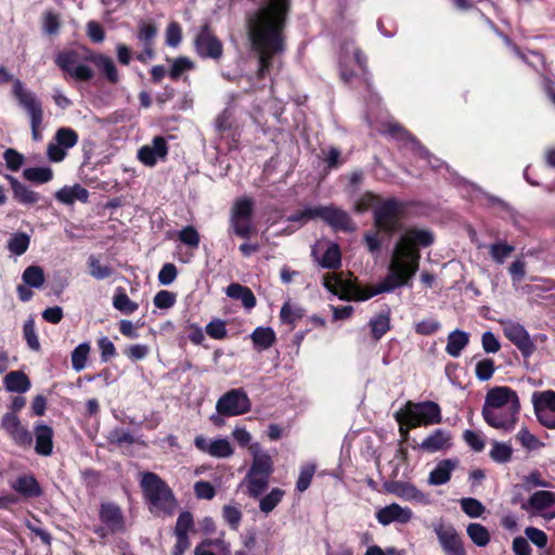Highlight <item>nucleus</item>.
<instances>
[{
	"label": "nucleus",
	"instance_id": "28",
	"mask_svg": "<svg viewBox=\"0 0 555 555\" xmlns=\"http://www.w3.org/2000/svg\"><path fill=\"white\" fill-rule=\"evenodd\" d=\"M4 386L8 391L23 393L30 388V380L25 373L12 371L4 377Z\"/></svg>",
	"mask_w": 555,
	"mask_h": 555
},
{
	"label": "nucleus",
	"instance_id": "21",
	"mask_svg": "<svg viewBox=\"0 0 555 555\" xmlns=\"http://www.w3.org/2000/svg\"><path fill=\"white\" fill-rule=\"evenodd\" d=\"M34 435L36 439L35 451L41 456H49L53 452V436L52 427L46 424H36L34 427Z\"/></svg>",
	"mask_w": 555,
	"mask_h": 555
},
{
	"label": "nucleus",
	"instance_id": "7",
	"mask_svg": "<svg viewBox=\"0 0 555 555\" xmlns=\"http://www.w3.org/2000/svg\"><path fill=\"white\" fill-rule=\"evenodd\" d=\"M406 416L411 428L421 425L440 424L442 421L441 409L434 401H424L420 403H406Z\"/></svg>",
	"mask_w": 555,
	"mask_h": 555
},
{
	"label": "nucleus",
	"instance_id": "46",
	"mask_svg": "<svg viewBox=\"0 0 555 555\" xmlns=\"http://www.w3.org/2000/svg\"><path fill=\"white\" fill-rule=\"evenodd\" d=\"M90 352V345L82 343L78 345L72 352V366L76 372H80L86 367V362Z\"/></svg>",
	"mask_w": 555,
	"mask_h": 555
},
{
	"label": "nucleus",
	"instance_id": "55",
	"mask_svg": "<svg viewBox=\"0 0 555 555\" xmlns=\"http://www.w3.org/2000/svg\"><path fill=\"white\" fill-rule=\"evenodd\" d=\"M490 255L492 259L496 262L502 264L507 257L511 256V254L514 251V246L508 245L506 243L500 242L490 245Z\"/></svg>",
	"mask_w": 555,
	"mask_h": 555
},
{
	"label": "nucleus",
	"instance_id": "9",
	"mask_svg": "<svg viewBox=\"0 0 555 555\" xmlns=\"http://www.w3.org/2000/svg\"><path fill=\"white\" fill-rule=\"evenodd\" d=\"M498 409L520 410L518 396L509 387L498 386L487 392L482 410L492 417Z\"/></svg>",
	"mask_w": 555,
	"mask_h": 555
},
{
	"label": "nucleus",
	"instance_id": "56",
	"mask_svg": "<svg viewBox=\"0 0 555 555\" xmlns=\"http://www.w3.org/2000/svg\"><path fill=\"white\" fill-rule=\"evenodd\" d=\"M23 333L28 347L34 351H39L40 343L36 334L35 320L33 318H29L24 323Z\"/></svg>",
	"mask_w": 555,
	"mask_h": 555
},
{
	"label": "nucleus",
	"instance_id": "2",
	"mask_svg": "<svg viewBox=\"0 0 555 555\" xmlns=\"http://www.w3.org/2000/svg\"><path fill=\"white\" fill-rule=\"evenodd\" d=\"M434 242L433 233L427 230L410 229L397 242L386 278L378 283V288L372 294L389 293L409 285L418 270L421 254L418 247H427Z\"/></svg>",
	"mask_w": 555,
	"mask_h": 555
},
{
	"label": "nucleus",
	"instance_id": "51",
	"mask_svg": "<svg viewBox=\"0 0 555 555\" xmlns=\"http://www.w3.org/2000/svg\"><path fill=\"white\" fill-rule=\"evenodd\" d=\"M460 504L462 511L472 518L480 517L486 511L482 503L475 498H463Z\"/></svg>",
	"mask_w": 555,
	"mask_h": 555
},
{
	"label": "nucleus",
	"instance_id": "13",
	"mask_svg": "<svg viewBox=\"0 0 555 555\" xmlns=\"http://www.w3.org/2000/svg\"><path fill=\"white\" fill-rule=\"evenodd\" d=\"M434 531L446 555H466L462 539L452 525L436 524Z\"/></svg>",
	"mask_w": 555,
	"mask_h": 555
},
{
	"label": "nucleus",
	"instance_id": "44",
	"mask_svg": "<svg viewBox=\"0 0 555 555\" xmlns=\"http://www.w3.org/2000/svg\"><path fill=\"white\" fill-rule=\"evenodd\" d=\"M30 237L26 233H14L8 241V249L15 256H21L26 253L29 247Z\"/></svg>",
	"mask_w": 555,
	"mask_h": 555
},
{
	"label": "nucleus",
	"instance_id": "16",
	"mask_svg": "<svg viewBox=\"0 0 555 555\" xmlns=\"http://www.w3.org/2000/svg\"><path fill=\"white\" fill-rule=\"evenodd\" d=\"M194 446L201 452L217 459L230 457L234 453V449L227 438L208 440L206 437L198 435L194 439Z\"/></svg>",
	"mask_w": 555,
	"mask_h": 555
},
{
	"label": "nucleus",
	"instance_id": "14",
	"mask_svg": "<svg viewBox=\"0 0 555 555\" xmlns=\"http://www.w3.org/2000/svg\"><path fill=\"white\" fill-rule=\"evenodd\" d=\"M13 95L17 103L28 114L30 119L43 117V109L40 100L37 95L25 88L24 83L15 79L13 82Z\"/></svg>",
	"mask_w": 555,
	"mask_h": 555
},
{
	"label": "nucleus",
	"instance_id": "23",
	"mask_svg": "<svg viewBox=\"0 0 555 555\" xmlns=\"http://www.w3.org/2000/svg\"><path fill=\"white\" fill-rule=\"evenodd\" d=\"M11 487L17 493L26 499L38 498L42 494V489L34 475H21L12 483Z\"/></svg>",
	"mask_w": 555,
	"mask_h": 555
},
{
	"label": "nucleus",
	"instance_id": "27",
	"mask_svg": "<svg viewBox=\"0 0 555 555\" xmlns=\"http://www.w3.org/2000/svg\"><path fill=\"white\" fill-rule=\"evenodd\" d=\"M55 198L66 205H72L75 201L86 203L89 198V192L80 184H75L60 189L55 193Z\"/></svg>",
	"mask_w": 555,
	"mask_h": 555
},
{
	"label": "nucleus",
	"instance_id": "1",
	"mask_svg": "<svg viewBox=\"0 0 555 555\" xmlns=\"http://www.w3.org/2000/svg\"><path fill=\"white\" fill-rule=\"evenodd\" d=\"M291 8L292 0H261L259 7L246 15L248 38L258 55L259 78L269 73L273 57L285 49L284 29Z\"/></svg>",
	"mask_w": 555,
	"mask_h": 555
},
{
	"label": "nucleus",
	"instance_id": "18",
	"mask_svg": "<svg viewBox=\"0 0 555 555\" xmlns=\"http://www.w3.org/2000/svg\"><path fill=\"white\" fill-rule=\"evenodd\" d=\"M99 516L108 532L115 533L124 530V515L118 505L114 503H102Z\"/></svg>",
	"mask_w": 555,
	"mask_h": 555
},
{
	"label": "nucleus",
	"instance_id": "54",
	"mask_svg": "<svg viewBox=\"0 0 555 555\" xmlns=\"http://www.w3.org/2000/svg\"><path fill=\"white\" fill-rule=\"evenodd\" d=\"M304 315V311L301 308L297 306H293L289 302H285L280 311V318L283 323L294 324Z\"/></svg>",
	"mask_w": 555,
	"mask_h": 555
},
{
	"label": "nucleus",
	"instance_id": "15",
	"mask_svg": "<svg viewBox=\"0 0 555 555\" xmlns=\"http://www.w3.org/2000/svg\"><path fill=\"white\" fill-rule=\"evenodd\" d=\"M195 49L202 57L220 59L223 52L221 41L204 25L195 38Z\"/></svg>",
	"mask_w": 555,
	"mask_h": 555
},
{
	"label": "nucleus",
	"instance_id": "34",
	"mask_svg": "<svg viewBox=\"0 0 555 555\" xmlns=\"http://www.w3.org/2000/svg\"><path fill=\"white\" fill-rule=\"evenodd\" d=\"M12 190L14 192V196L24 204H35L39 201V194L35 191L30 190L26 185L22 184L17 179L14 177L9 176L8 177Z\"/></svg>",
	"mask_w": 555,
	"mask_h": 555
},
{
	"label": "nucleus",
	"instance_id": "3",
	"mask_svg": "<svg viewBox=\"0 0 555 555\" xmlns=\"http://www.w3.org/2000/svg\"><path fill=\"white\" fill-rule=\"evenodd\" d=\"M140 486L151 512L172 514L177 505L175 495L158 475L151 472L142 473Z\"/></svg>",
	"mask_w": 555,
	"mask_h": 555
},
{
	"label": "nucleus",
	"instance_id": "26",
	"mask_svg": "<svg viewBox=\"0 0 555 555\" xmlns=\"http://www.w3.org/2000/svg\"><path fill=\"white\" fill-rule=\"evenodd\" d=\"M88 60L92 62L101 73L104 74L111 83H117L119 81L117 67L109 56L96 53L91 54Z\"/></svg>",
	"mask_w": 555,
	"mask_h": 555
},
{
	"label": "nucleus",
	"instance_id": "53",
	"mask_svg": "<svg viewBox=\"0 0 555 555\" xmlns=\"http://www.w3.org/2000/svg\"><path fill=\"white\" fill-rule=\"evenodd\" d=\"M383 201L379 197L371 192L364 193L354 204V211L358 214H363L369 209H373L375 212V207L379 205Z\"/></svg>",
	"mask_w": 555,
	"mask_h": 555
},
{
	"label": "nucleus",
	"instance_id": "6",
	"mask_svg": "<svg viewBox=\"0 0 555 555\" xmlns=\"http://www.w3.org/2000/svg\"><path fill=\"white\" fill-rule=\"evenodd\" d=\"M504 336L516 346L525 359L530 358L537 350L535 344L525 326L509 319L499 320Z\"/></svg>",
	"mask_w": 555,
	"mask_h": 555
},
{
	"label": "nucleus",
	"instance_id": "17",
	"mask_svg": "<svg viewBox=\"0 0 555 555\" xmlns=\"http://www.w3.org/2000/svg\"><path fill=\"white\" fill-rule=\"evenodd\" d=\"M248 449L253 455V463L247 473L270 477L273 473V462L269 453L263 451L258 442L250 444Z\"/></svg>",
	"mask_w": 555,
	"mask_h": 555
},
{
	"label": "nucleus",
	"instance_id": "36",
	"mask_svg": "<svg viewBox=\"0 0 555 555\" xmlns=\"http://www.w3.org/2000/svg\"><path fill=\"white\" fill-rule=\"evenodd\" d=\"M319 264L326 269H337L341 263L340 248L336 243H331L323 256L318 259Z\"/></svg>",
	"mask_w": 555,
	"mask_h": 555
},
{
	"label": "nucleus",
	"instance_id": "20",
	"mask_svg": "<svg viewBox=\"0 0 555 555\" xmlns=\"http://www.w3.org/2000/svg\"><path fill=\"white\" fill-rule=\"evenodd\" d=\"M413 513L409 507H402L399 504L392 503L379 509L376 518L379 524L387 526L393 521L406 524L412 519Z\"/></svg>",
	"mask_w": 555,
	"mask_h": 555
},
{
	"label": "nucleus",
	"instance_id": "47",
	"mask_svg": "<svg viewBox=\"0 0 555 555\" xmlns=\"http://www.w3.org/2000/svg\"><path fill=\"white\" fill-rule=\"evenodd\" d=\"M513 449L509 444L494 441L490 450V457L500 464L511 461Z\"/></svg>",
	"mask_w": 555,
	"mask_h": 555
},
{
	"label": "nucleus",
	"instance_id": "45",
	"mask_svg": "<svg viewBox=\"0 0 555 555\" xmlns=\"http://www.w3.org/2000/svg\"><path fill=\"white\" fill-rule=\"evenodd\" d=\"M168 61L171 63L168 75L172 80L179 79L185 72L192 70L194 68V63L185 56H180Z\"/></svg>",
	"mask_w": 555,
	"mask_h": 555
},
{
	"label": "nucleus",
	"instance_id": "10",
	"mask_svg": "<svg viewBox=\"0 0 555 555\" xmlns=\"http://www.w3.org/2000/svg\"><path fill=\"white\" fill-rule=\"evenodd\" d=\"M532 403L538 421L544 427L555 429V391L534 392Z\"/></svg>",
	"mask_w": 555,
	"mask_h": 555
},
{
	"label": "nucleus",
	"instance_id": "31",
	"mask_svg": "<svg viewBox=\"0 0 555 555\" xmlns=\"http://www.w3.org/2000/svg\"><path fill=\"white\" fill-rule=\"evenodd\" d=\"M469 336L466 332L455 330L448 335L446 351L453 358H457L467 346Z\"/></svg>",
	"mask_w": 555,
	"mask_h": 555
},
{
	"label": "nucleus",
	"instance_id": "35",
	"mask_svg": "<svg viewBox=\"0 0 555 555\" xmlns=\"http://www.w3.org/2000/svg\"><path fill=\"white\" fill-rule=\"evenodd\" d=\"M113 306L116 310L125 314H132L139 308V305L128 297L122 287L116 288L113 297Z\"/></svg>",
	"mask_w": 555,
	"mask_h": 555
},
{
	"label": "nucleus",
	"instance_id": "42",
	"mask_svg": "<svg viewBox=\"0 0 555 555\" xmlns=\"http://www.w3.org/2000/svg\"><path fill=\"white\" fill-rule=\"evenodd\" d=\"M26 180L36 183H47L53 179V171L50 167H30L23 172Z\"/></svg>",
	"mask_w": 555,
	"mask_h": 555
},
{
	"label": "nucleus",
	"instance_id": "50",
	"mask_svg": "<svg viewBox=\"0 0 555 555\" xmlns=\"http://www.w3.org/2000/svg\"><path fill=\"white\" fill-rule=\"evenodd\" d=\"M313 219H319V206H307L301 210L295 211L287 218L288 221L297 222L300 225Z\"/></svg>",
	"mask_w": 555,
	"mask_h": 555
},
{
	"label": "nucleus",
	"instance_id": "58",
	"mask_svg": "<svg viewBox=\"0 0 555 555\" xmlns=\"http://www.w3.org/2000/svg\"><path fill=\"white\" fill-rule=\"evenodd\" d=\"M55 62L61 69L67 74H70V72L78 64V55L73 51L62 52L56 56Z\"/></svg>",
	"mask_w": 555,
	"mask_h": 555
},
{
	"label": "nucleus",
	"instance_id": "19",
	"mask_svg": "<svg viewBox=\"0 0 555 555\" xmlns=\"http://www.w3.org/2000/svg\"><path fill=\"white\" fill-rule=\"evenodd\" d=\"M519 411L520 410H512L508 412L505 409H498L491 417L486 410H482V416L489 426L499 430L511 431L515 428Z\"/></svg>",
	"mask_w": 555,
	"mask_h": 555
},
{
	"label": "nucleus",
	"instance_id": "52",
	"mask_svg": "<svg viewBox=\"0 0 555 555\" xmlns=\"http://www.w3.org/2000/svg\"><path fill=\"white\" fill-rule=\"evenodd\" d=\"M55 142H57L64 150L75 146L78 142V134L70 128H60L55 133Z\"/></svg>",
	"mask_w": 555,
	"mask_h": 555
},
{
	"label": "nucleus",
	"instance_id": "57",
	"mask_svg": "<svg viewBox=\"0 0 555 555\" xmlns=\"http://www.w3.org/2000/svg\"><path fill=\"white\" fill-rule=\"evenodd\" d=\"M495 371L494 361L492 359H482L477 362L475 367L476 377L486 382L489 380Z\"/></svg>",
	"mask_w": 555,
	"mask_h": 555
},
{
	"label": "nucleus",
	"instance_id": "22",
	"mask_svg": "<svg viewBox=\"0 0 555 555\" xmlns=\"http://www.w3.org/2000/svg\"><path fill=\"white\" fill-rule=\"evenodd\" d=\"M387 132L395 139L408 144L412 152L420 153L422 156H428V150L425 149L421 142L413 137L406 129L397 122H389L387 125Z\"/></svg>",
	"mask_w": 555,
	"mask_h": 555
},
{
	"label": "nucleus",
	"instance_id": "29",
	"mask_svg": "<svg viewBox=\"0 0 555 555\" xmlns=\"http://www.w3.org/2000/svg\"><path fill=\"white\" fill-rule=\"evenodd\" d=\"M455 465L451 460H443L430 472L428 482L434 486L447 483Z\"/></svg>",
	"mask_w": 555,
	"mask_h": 555
},
{
	"label": "nucleus",
	"instance_id": "24",
	"mask_svg": "<svg viewBox=\"0 0 555 555\" xmlns=\"http://www.w3.org/2000/svg\"><path fill=\"white\" fill-rule=\"evenodd\" d=\"M452 436L446 430L438 428L426 437L420 444L421 449L427 452H437L451 447Z\"/></svg>",
	"mask_w": 555,
	"mask_h": 555
},
{
	"label": "nucleus",
	"instance_id": "12",
	"mask_svg": "<svg viewBox=\"0 0 555 555\" xmlns=\"http://www.w3.org/2000/svg\"><path fill=\"white\" fill-rule=\"evenodd\" d=\"M319 219L323 220L335 231L353 232L357 229L350 215L335 205H319Z\"/></svg>",
	"mask_w": 555,
	"mask_h": 555
},
{
	"label": "nucleus",
	"instance_id": "32",
	"mask_svg": "<svg viewBox=\"0 0 555 555\" xmlns=\"http://www.w3.org/2000/svg\"><path fill=\"white\" fill-rule=\"evenodd\" d=\"M269 478L264 475L246 474L243 483L247 487V493L250 498L258 499L268 488Z\"/></svg>",
	"mask_w": 555,
	"mask_h": 555
},
{
	"label": "nucleus",
	"instance_id": "64",
	"mask_svg": "<svg viewBox=\"0 0 555 555\" xmlns=\"http://www.w3.org/2000/svg\"><path fill=\"white\" fill-rule=\"evenodd\" d=\"M176 302V295L169 291H159L154 297V305L158 309H169Z\"/></svg>",
	"mask_w": 555,
	"mask_h": 555
},
{
	"label": "nucleus",
	"instance_id": "37",
	"mask_svg": "<svg viewBox=\"0 0 555 555\" xmlns=\"http://www.w3.org/2000/svg\"><path fill=\"white\" fill-rule=\"evenodd\" d=\"M285 491L280 488H273L268 494L259 501V509L263 514L271 513L283 500Z\"/></svg>",
	"mask_w": 555,
	"mask_h": 555
},
{
	"label": "nucleus",
	"instance_id": "43",
	"mask_svg": "<svg viewBox=\"0 0 555 555\" xmlns=\"http://www.w3.org/2000/svg\"><path fill=\"white\" fill-rule=\"evenodd\" d=\"M254 212V201L248 197L238 198L235 201L230 216L251 220Z\"/></svg>",
	"mask_w": 555,
	"mask_h": 555
},
{
	"label": "nucleus",
	"instance_id": "39",
	"mask_svg": "<svg viewBox=\"0 0 555 555\" xmlns=\"http://www.w3.org/2000/svg\"><path fill=\"white\" fill-rule=\"evenodd\" d=\"M370 326L372 336L375 340H379L390 330V314L389 312L380 313L371 319Z\"/></svg>",
	"mask_w": 555,
	"mask_h": 555
},
{
	"label": "nucleus",
	"instance_id": "8",
	"mask_svg": "<svg viewBox=\"0 0 555 555\" xmlns=\"http://www.w3.org/2000/svg\"><path fill=\"white\" fill-rule=\"evenodd\" d=\"M251 402L243 388H235L222 395L217 403L216 410L223 416H237L249 412Z\"/></svg>",
	"mask_w": 555,
	"mask_h": 555
},
{
	"label": "nucleus",
	"instance_id": "63",
	"mask_svg": "<svg viewBox=\"0 0 555 555\" xmlns=\"http://www.w3.org/2000/svg\"><path fill=\"white\" fill-rule=\"evenodd\" d=\"M194 520L190 512H182L176 522L175 534H188L193 528Z\"/></svg>",
	"mask_w": 555,
	"mask_h": 555
},
{
	"label": "nucleus",
	"instance_id": "41",
	"mask_svg": "<svg viewBox=\"0 0 555 555\" xmlns=\"http://www.w3.org/2000/svg\"><path fill=\"white\" fill-rule=\"evenodd\" d=\"M22 280L29 287L40 288L44 284V272L39 266H29L24 270Z\"/></svg>",
	"mask_w": 555,
	"mask_h": 555
},
{
	"label": "nucleus",
	"instance_id": "4",
	"mask_svg": "<svg viewBox=\"0 0 555 555\" xmlns=\"http://www.w3.org/2000/svg\"><path fill=\"white\" fill-rule=\"evenodd\" d=\"M323 285L331 293L338 295L340 299L346 300H366L375 296L372 294L378 288V283L372 287L363 288L350 281H344L340 278L327 273L323 278Z\"/></svg>",
	"mask_w": 555,
	"mask_h": 555
},
{
	"label": "nucleus",
	"instance_id": "40",
	"mask_svg": "<svg viewBox=\"0 0 555 555\" xmlns=\"http://www.w3.org/2000/svg\"><path fill=\"white\" fill-rule=\"evenodd\" d=\"M467 535L477 546L483 547L490 542V533L487 528L480 524L472 522L466 529Z\"/></svg>",
	"mask_w": 555,
	"mask_h": 555
},
{
	"label": "nucleus",
	"instance_id": "30",
	"mask_svg": "<svg viewBox=\"0 0 555 555\" xmlns=\"http://www.w3.org/2000/svg\"><path fill=\"white\" fill-rule=\"evenodd\" d=\"M227 295L233 299L242 301L246 309H251L256 306V297L253 292L241 284L232 283L227 287Z\"/></svg>",
	"mask_w": 555,
	"mask_h": 555
},
{
	"label": "nucleus",
	"instance_id": "5",
	"mask_svg": "<svg viewBox=\"0 0 555 555\" xmlns=\"http://www.w3.org/2000/svg\"><path fill=\"white\" fill-rule=\"evenodd\" d=\"M401 205L393 198L383 201L375 207L374 228L390 236L400 230Z\"/></svg>",
	"mask_w": 555,
	"mask_h": 555
},
{
	"label": "nucleus",
	"instance_id": "61",
	"mask_svg": "<svg viewBox=\"0 0 555 555\" xmlns=\"http://www.w3.org/2000/svg\"><path fill=\"white\" fill-rule=\"evenodd\" d=\"M314 472H315L314 465H306V466L301 467L299 477L296 482V489L299 492H304L305 490H307L309 488L312 477L314 475Z\"/></svg>",
	"mask_w": 555,
	"mask_h": 555
},
{
	"label": "nucleus",
	"instance_id": "60",
	"mask_svg": "<svg viewBox=\"0 0 555 555\" xmlns=\"http://www.w3.org/2000/svg\"><path fill=\"white\" fill-rule=\"evenodd\" d=\"M157 35V28L151 23H141L138 31V39L143 46L153 47V41Z\"/></svg>",
	"mask_w": 555,
	"mask_h": 555
},
{
	"label": "nucleus",
	"instance_id": "33",
	"mask_svg": "<svg viewBox=\"0 0 555 555\" xmlns=\"http://www.w3.org/2000/svg\"><path fill=\"white\" fill-rule=\"evenodd\" d=\"M254 346L259 350L269 349L275 343V333L271 327H257L250 335Z\"/></svg>",
	"mask_w": 555,
	"mask_h": 555
},
{
	"label": "nucleus",
	"instance_id": "48",
	"mask_svg": "<svg viewBox=\"0 0 555 555\" xmlns=\"http://www.w3.org/2000/svg\"><path fill=\"white\" fill-rule=\"evenodd\" d=\"M230 229L240 237L248 238L254 231L251 220L230 216Z\"/></svg>",
	"mask_w": 555,
	"mask_h": 555
},
{
	"label": "nucleus",
	"instance_id": "59",
	"mask_svg": "<svg viewBox=\"0 0 555 555\" xmlns=\"http://www.w3.org/2000/svg\"><path fill=\"white\" fill-rule=\"evenodd\" d=\"M178 238L184 245L192 248H197L199 245V234L197 230L192 225H188L183 228L181 231H179Z\"/></svg>",
	"mask_w": 555,
	"mask_h": 555
},
{
	"label": "nucleus",
	"instance_id": "38",
	"mask_svg": "<svg viewBox=\"0 0 555 555\" xmlns=\"http://www.w3.org/2000/svg\"><path fill=\"white\" fill-rule=\"evenodd\" d=\"M395 492L398 496L409 501L428 502L427 495L410 483H397Z\"/></svg>",
	"mask_w": 555,
	"mask_h": 555
},
{
	"label": "nucleus",
	"instance_id": "62",
	"mask_svg": "<svg viewBox=\"0 0 555 555\" xmlns=\"http://www.w3.org/2000/svg\"><path fill=\"white\" fill-rule=\"evenodd\" d=\"M7 167L12 171H17L24 164V156L14 149H8L3 153Z\"/></svg>",
	"mask_w": 555,
	"mask_h": 555
},
{
	"label": "nucleus",
	"instance_id": "25",
	"mask_svg": "<svg viewBox=\"0 0 555 555\" xmlns=\"http://www.w3.org/2000/svg\"><path fill=\"white\" fill-rule=\"evenodd\" d=\"M554 492L540 490L534 492L527 502H521V509L541 513L552 507Z\"/></svg>",
	"mask_w": 555,
	"mask_h": 555
},
{
	"label": "nucleus",
	"instance_id": "11",
	"mask_svg": "<svg viewBox=\"0 0 555 555\" xmlns=\"http://www.w3.org/2000/svg\"><path fill=\"white\" fill-rule=\"evenodd\" d=\"M0 427L16 446L24 449L31 447L33 434L21 423L16 414L4 413L1 417Z\"/></svg>",
	"mask_w": 555,
	"mask_h": 555
},
{
	"label": "nucleus",
	"instance_id": "49",
	"mask_svg": "<svg viewBox=\"0 0 555 555\" xmlns=\"http://www.w3.org/2000/svg\"><path fill=\"white\" fill-rule=\"evenodd\" d=\"M89 273L96 280H104L113 274V269L109 266L101 264L100 260L91 255L88 258Z\"/></svg>",
	"mask_w": 555,
	"mask_h": 555
}]
</instances>
